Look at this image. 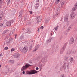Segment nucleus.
<instances>
[{
  "label": "nucleus",
  "instance_id": "nucleus-1",
  "mask_svg": "<svg viewBox=\"0 0 77 77\" xmlns=\"http://www.w3.org/2000/svg\"><path fill=\"white\" fill-rule=\"evenodd\" d=\"M47 62V58L45 57H44L42 60H41V62L39 64V66L40 68H42L43 67L46 63Z\"/></svg>",
  "mask_w": 77,
  "mask_h": 77
},
{
  "label": "nucleus",
  "instance_id": "nucleus-2",
  "mask_svg": "<svg viewBox=\"0 0 77 77\" xmlns=\"http://www.w3.org/2000/svg\"><path fill=\"white\" fill-rule=\"evenodd\" d=\"M76 14L75 13L74 11H72L71 12L70 14V18L71 20H74Z\"/></svg>",
  "mask_w": 77,
  "mask_h": 77
},
{
  "label": "nucleus",
  "instance_id": "nucleus-3",
  "mask_svg": "<svg viewBox=\"0 0 77 77\" xmlns=\"http://www.w3.org/2000/svg\"><path fill=\"white\" fill-rule=\"evenodd\" d=\"M14 21V20H10L6 22V26H11V24L13 23V22Z\"/></svg>",
  "mask_w": 77,
  "mask_h": 77
},
{
  "label": "nucleus",
  "instance_id": "nucleus-4",
  "mask_svg": "<svg viewBox=\"0 0 77 77\" xmlns=\"http://www.w3.org/2000/svg\"><path fill=\"white\" fill-rule=\"evenodd\" d=\"M38 72H39V71H37L36 70H32L27 72V74H34L36 73H37Z\"/></svg>",
  "mask_w": 77,
  "mask_h": 77
},
{
  "label": "nucleus",
  "instance_id": "nucleus-5",
  "mask_svg": "<svg viewBox=\"0 0 77 77\" xmlns=\"http://www.w3.org/2000/svg\"><path fill=\"white\" fill-rule=\"evenodd\" d=\"M56 14L55 16V17L59 16L60 14V10L59 8H57V9L55 11Z\"/></svg>",
  "mask_w": 77,
  "mask_h": 77
},
{
  "label": "nucleus",
  "instance_id": "nucleus-6",
  "mask_svg": "<svg viewBox=\"0 0 77 77\" xmlns=\"http://www.w3.org/2000/svg\"><path fill=\"white\" fill-rule=\"evenodd\" d=\"M28 50V48L27 47V45H25L22 49V51L24 53H26V52H27V51Z\"/></svg>",
  "mask_w": 77,
  "mask_h": 77
},
{
  "label": "nucleus",
  "instance_id": "nucleus-7",
  "mask_svg": "<svg viewBox=\"0 0 77 77\" xmlns=\"http://www.w3.org/2000/svg\"><path fill=\"white\" fill-rule=\"evenodd\" d=\"M68 17H69V15L66 14L65 16L64 17V21L66 23L68 20Z\"/></svg>",
  "mask_w": 77,
  "mask_h": 77
},
{
  "label": "nucleus",
  "instance_id": "nucleus-8",
  "mask_svg": "<svg viewBox=\"0 0 77 77\" xmlns=\"http://www.w3.org/2000/svg\"><path fill=\"white\" fill-rule=\"evenodd\" d=\"M66 45H65L63 46L62 47V49H61L60 51V54H62V53H63L64 50H65V48H66Z\"/></svg>",
  "mask_w": 77,
  "mask_h": 77
},
{
  "label": "nucleus",
  "instance_id": "nucleus-9",
  "mask_svg": "<svg viewBox=\"0 0 77 77\" xmlns=\"http://www.w3.org/2000/svg\"><path fill=\"white\" fill-rule=\"evenodd\" d=\"M77 9V3H76L72 8L73 11H75Z\"/></svg>",
  "mask_w": 77,
  "mask_h": 77
},
{
  "label": "nucleus",
  "instance_id": "nucleus-10",
  "mask_svg": "<svg viewBox=\"0 0 77 77\" xmlns=\"http://www.w3.org/2000/svg\"><path fill=\"white\" fill-rule=\"evenodd\" d=\"M51 39H52V38H51V37H50L49 38V39L46 41V44H48V43H50V42L51 41Z\"/></svg>",
  "mask_w": 77,
  "mask_h": 77
},
{
  "label": "nucleus",
  "instance_id": "nucleus-11",
  "mask_svg": "<svg viewBox=\"0 0 77 77\" xmlns=\"http://www.w3.org/2000/svg\"><path fill=\"white\" fill-rule=\"evenodd\" d=\"M30 66H32L31 65L29 64H27L24 66L22 68H28L29 67H30Z\"/></svg>",
  "mask_w": 77,
  "mask_h": 77
},
{
  "label": "nucleus",
  "instance_id": "nucleus-12",
  "mask_svg": "<svg viewBox=\"0 0 77 77\" xmlns=\"http://www.w3.org/2000/svg\"><path fill=\"white\" fill-rule=\"evenodd\" d=\"M14 57L15 58H18L20 57V54L18 53L15 54Z\"/></svg>",
  "mask_w": 77,
  "mask_h": 77
},
{
  "label": "nucleus",
  "instance_id": "nucleus-13",
  "mask_svg": "<svg viewBox=\"0 0 77 77\" xmlns=\"http://www.w3.org/2000/svg\"><path fill=\"white\" fill-rule=\"evenodd\" d=\"M38 48H39V47L38 46L36 45L34 49V51H37V50H38Z\"/></svg>",
  "mask_w": 77,
  "mask_h": 77
},
{
  "label": "nucleus",
  "instance_id": "nucleus-14",
  "mask_svg": "<svg viewBox=\"0 0 77 77\" xmlns=\"http://www.w3.org/2000/svg\"><path fill=\"white\" fill-rule=\"evenodd\" d=\"M74 42V40L73 37H72L70 38V42L71 44H73Z\"/></svg>",
  "mask_w": 77,
  "mask_h": 77
},
{
  "label": "nucleus",
  "instance_id": "nucleus-15",
  "mask_svg": "<svg viewBox=\"0 0 77 77\" xmlns=\"http://www.w3.org/2000/svg\"><path fill=\"white\" fill-rule=\"evenodd\" d=\"M72 25H71L68 29V31L69 32V30H70L72 29Z\"/></svg>",
  "mask_w": 77,
  "mask_h": 77
},
{
  "label": "nucleus",
  "instance_id": "nucleus-16",
  "mask_svg": "<svg viewBox=\"0 0 77 77\" xmlns=\"http://www.w3.org/2000/svg\"><path fill=\"white\" fill-rule=\"evenodd\" d=\"M36 19L37 22H40L41 21V20L40 19V18L39 17L36 18Z\"/></svg>",
  "mask_w": 77,
  "mask_h": 77
},
{
  "label": "nucleus",
  "instance_id": "nucleus-17",
  "mask_svg": "<svg viewBox=\"0 0 77 77\" xmlns=\"http://www.w3.org/2000/svg\"><path fill=\"white\" fill-rule=\"evenodd\" d=\"M70 62L71 63H72V62L74 61V59H73V57H71L69 59Z\"/></svg>",
  "mask_w": 77,
  "mask_h": 77
},
{
  "label": "nucleus",
  "instance_id": "nucleus-18",
  "mask_svg": "<svg viewBox=\"0 0 77 77\" xmlns=\"http://www.w3.org/2000/svg\"><path fill=\"white\" fill-rule=\"evenodd\" d=\"M8 30H5L4 31H3L2 33V35H5V33H7V32H8Z\"/></svg>",
  "mask_w": 77,
  "mask_h": 77
},
{
  "label": "nucleus",
  "instance_id": "nucleus-19",
  "mask_svg": "<svg viewBox=\"0 0 77 77\" xmlns=\"http://www.w3.org/2000/svg\"><path fill=\"white\" fill-rule=\"evenodd\" d=\"M64 60L65 61H68V58L66 56L64 57Z\"/></svg>",
  "mask_w": 77,
  "mask_h": 77
},
{
  "label": "nucleus",
  "instance_id": "nucleus-20",
  "mask_svg": "<svg viewBox=\"0 0 77 77\" xmlns=\"http://www.w3.org/2000/svg\"><path fill=\"white\" fill-rule=\"evenodd\" d=\"M10 43H11V42H10L9 41H7L6 42V45H9Z\"/></svg>",
  "mask_w": 77,
  "mask_h": 77
},
{
  "label": "nucleus",
  "instance_id": "nucleus-21",
  "mask_svg": "<svg viewBox=\"0 0 77 77\" xmlns=\"http://www.w3.org/2000/svg\"><path fill=\"white\" fill-rule=\"evenodd\" d=\"M22 13L20 12L19 14V17L20 18H21L22 17Z\"/></svg>",
  "mask_w": 77,
  "mask_h": 77
},
{
  "label": "nucleus",
  "instance_id": "nucleus-22",
  "mask_svg": "<svg viewBox=\"0 0 77 77\" xmlns=\"http://www.w3.org/2000/svg\"><path fill=\"white\" fill-rule=\"evenodd\" d=\"M60 0H56L55 2V4H56L57 5V4H58V3H59V2H60Z\"/></svg>",
  "mask_w": 77,
  "mask_h": 77
},
{
  "label": "nucleus",
  "instance_id": "nucleus-23",
  "mask_svg": "<svg viewBox=\"0 0 77 77\" xmlns=\"http://www.w3.org/2000/svg\"><path fill=\"white\" fill-rule=\"evenodd\" d=\"M58 27H59V26H56L54 28V29H55V30H57L58 29Z\"/></svg>",
  "mask_w": 77,
  "mask_h": 77
},
{
  "label": "nucleus",
  "instance_id": "nucleus-24",
  "mask_svg": "<svg viewBox=\"0 0 77 77\" xmlns=\"http://www.w3.org/2000/svg\"><path fill=\"white\" fill-rule=\"evenodd\" d=\"M50 19L49 18H47V19L45 21V23H47V22H48L49 21H50Z\"/></svg>",
  "mask_w": 77,
  "mask_h": 77
},
{
  "label": "nucleus",
  "instance_id": "nucleus-25",
  "mask_svg": "<svg viewBox=\"0 0 77 77\" xmlns=\"http://www.w3.org/2000/svg\"><path fill=\"white\" fill-rule=\"evenodd\" d=\"M20 39L21 40L23 39H24V37L23 35H21L20 38Z\"/></svg>",
  "mask_w": 77,
  "mask_h": 77
},
{
  "label": "nucleus",
  "instance_id": "nucleus-26",
  "mask_svg": "<svg viewBox=\"0 0 77 77\" xmlns=\"http://www.w3.org/2000/svg\"><path fill=\"white\" fill-rule=\"evenodd\" d=\"M26 68H22L21 69V71H24V70L26 69Z\"/></svg>",
  "mask_w": 77,
  "mask_h": 77
},
{
  "label": "nucleus",
  "instance_id": "nucleus-27",
  "mask_svg": "<svg viewBox=\"0 0 77 77\" xmlns=\"http://www.w3.org/2000/svg\"><path fill=\"white\" fill-rule=\"evenodd\" d=\"M65 2H63L61 4V6L62 7L63 6V5H65Z\"/></svg>",
  "mask_w": 77,
  "mask_h": 77
},
{
  "label": "nucleus",
  "instance_id": "nucleus-28",
  "mask_svg": "<svg viewBox=\"0 0 77 77\" xmlns=\"http://www.w3.org/2000/svg\"><path fill=\"white\" fill-rule=\"evenodd\" d=\"M71 52H72V51H68L67 54H71Z\"/></svg>",
  "mask_w": 77,
  "mask_h": 77
},
{
  "label": "nucleus",
  "instance_id": "nucleus-29",
  "mask_svg": "<svg viewBox=\"0 0 77 77\" xmlns=\"http://www.w3.org/2000/svg\"><path fill=\"white\" fill-rule=\"evenodd\" d=\"M14 60H11L9 61V62L11 63H14Z\"/></svg>",
  "mask_w": 77,
  "mask_h": 77
},
{
  "label": "nucleus",
  "instance_id": "nucleus-30",
  "mask_svg": "<svg viewBox=\"0 0 77 77\" xmlns=\"http://www.w3.org/2000/svg\"><path fill=\"white\" fill-rule=\"evenodd\" d=\"M12 38H9V41L10 42H12Z\"/></svg>",
  "mask_w": 77,
  "mask_h": 77
},
{
  "label": "nucleus",
  "instance_id": "nucleus-31",
  "mask_svg": "<svg viewBox=\"0 0 77 77\" xmlns=\"http://www.w3.org/2000/svg\"><path fill=\"white\" fill-rule=\"evenodd\" d=\"M2 17H3V16L0 14V20H1L2 19Z\"/></svg>",
  "mask_w": 77,
  "mask_h": 77
},
{
  "label": "nucleus",
  "instance_id": "nucleus-32",
  "mask_svg": "<svg viewBox=\"0 0 77 77\" xmlns=\"http://www.w3.org/2000/svg\"><path fill=\"white\" fill-rule=\"evenodd\" d=\"M8 49V47H5L4 48V50H6Z\"/></svg>",
  "mask_w": 77,
  "mask_h": 77
},
{
  "label": "nucleus",
  "instance_id": "nucleus-33",
  "mask_svg": "<svg viewBox=\"0 0 77 77\" xmlns=\"http://www.w3.org/2000/svg\"><path fill=\"white\" fill-rule=\"evenodd\" d=\"M39 7V6H37L36 5V6L35 7V9H38V7Z\"/></svg>",
  "mask_w": 77,
  "mask_h": 77
},
{
  "label": "nucleus",
  "instance_id": "nucleus-34",
  "mask_svg": "<svg viewBox=\"0 0 77 77\" xmlns=\"http://www.w3.org/2000/svg\"><path fill=\"white\" fill-rule=\"evenodd\" d=\"M69 62H68L67 63V67H69Z\"/></svg>",
  "mask_w": 77,
  "mask_h": 77
},
{
  "label": "nucleus",
  "instance_id": "nucleus-35",
  "mask_svg": "<svg viewBox=\"0 0 77 77\" xmlns=\"http://www.w3.org/2000/svg\"><path fill=\"white\" fill-rule=\"evenodd\" d=\"M69 22L67 21V25H69Z\"/></svg>",
  "mask_w": 77,
  "mask_h": 77
},
{
  "label": "nucleus",
  "instance_id": "nucleus-36",
  "mask_svg": "<svg viewBox=\"0 0 77 77\" xmlns=\"http://www.w3.org/2000/svg\"><path fill=\"white\" fill-rule=\"evenodd\" d=\"M11 51H14V50H15V49L14 48H12L11 49Z\"/></svg>",
  "mask_w": 77,
  "mask_h": 77
},
{
  "label": "nucleus",
  "instance_id": "nucleus-37",
  "mask_svg": "<svg viewBox=\"0 0 77 77\" xmlns=\"http://www.w3.org/2000/svg\"><path fill=\"white\" fill-rule=\"evenodd\" d=\"M3 3V1H2V0H0V4H2Z\"/></svg>",
  "mask_w": 77,
  "mask_h": 77
},
{
  "label": "nucleus",
  "instance_id": "nucleus-38",
  "mask_svg": "<svg viewBox=\"0 0 77 77\" xmlns=\"http://www.w3.org/2000/svg\"><path fill=\"white\" fill-rule=\"evenodd\" d=\"M0 26L1 27H2L3 26V23H0Z\"/></svg>",
  "mask_w": 77,
  "mask_h": 77
},
{
  "label": "nucleus",
  "instance_id": "nucleus-39",
  "mask_svg": "<svg viewBox=\"0 0 77 77\" xmlns=\"http://www.w3.org/2000/svg\"><path fill=\"white\" fill-rule=\"evenodd\" d=\"M65 64H66V63H64V65H63V67L64 68H66V66L65 65Z\"/></svg>",
  "mask_w": 77,
  "mask_h": 77
},
{
  "label": "nucleus",
  "instance_id": "nucleus-40",
  "mask_svg": "<svg viewBox=\"0 0 77 77\" xmlns=\"http://www.w3.org/2000/svg\"><path fill=\"white\" fill-rule=\"evenodd\" d=\"M40 28L42 30V29H44V26H41L40 27Z\"/></svg>",
  "mask_w": 77,
  "mask_h": 77
},
{
  "label": "nucleus",
  "instance_id": "nucleus-41",
  "mask_svg": "<svg viewBox=\"0 0 77 77\" xmlns=\"http://www.w3.org/2000/svg\"><path fill=\"white\" fill-rule=\"evenodd\" d=\"M29 12H30V14H33V12H32V11H29Z\"/></svg>",
  "mask_w": 77,
  "mask_h": 77
},
{
  "label": "nucleus",
  "instance_id": "nucleus-42",
  "mask_svg": "<svg viewBox=\"0 0 77 77\" xmlns=\"http://www.w3.org/2000/svg\"><path fill=\"white\" fill-rule=\"evenodd\" d=\"M35 5L36 6H39V3H36Z\"/></svg>",
  "mask_w": 77,
  "mask_h": 77
},
{
  "label": "nucleus",
  "instance_id": "nucleus-43",
  "mask_svg": "<svg viewBox=\"0 0 77 77\" xmlns=\"http://www.w3.org/2000/svg\"><path fill=\"white\" fill-rule=\"evenodd\" d=\"M27 32H28V33H30V31L29 30H27Z\"/></svg>",
  "mask_w": 77,
  "mask_h": 77
},
{
  "label": "nucleus",
  "instance_id": "nucleus-44",
  "mask_svg": "<svg viewBox=\"0 0 77 77\" xmlns=\"http://www.w3.org/2000/svg\"><path fill=\"white\" fill-rule=\"evenodd\" d=\"M61 77H65V76L64 75H61Z\"/></svg>",
  "mask_w": 77,
  "mask_h": 77
},
{
  "label": "nucleus",
  "instance_id": "nucleus-45",
  "mask_svg": "<svg viewBox=\"0 0 77 77\" xmlns=\"http://www.w3.org/2000/svg\"><path fill=\"white\" fill-rule=\"evenodd\" d=\"M36 70H38L39 69V68H36Z\"/></svg>",
  "mask_w": 77,
  "mask_h": 77
},
{
  "label": "nucleus",
  "instance_id": "nucleus-46",
  "mask_svg": "<svg viewBox=\"0 0 77 77\" xmlns=\"http://www.w3.org/2000/svg\"><path fill=\"white\" fill-rule=\"evenodd\" d=\"M22 73L23 74H25V72L23 71L22 72Z\"/></svg>",
  "mask_w": 77,
  "mask_h": 77
},
{
  "label": "nucleus",
  "instance_id": "nucleus-47",
  "mask_svg": "<svg viewBox=\"0 0 77 77\" xmlns=\"http://www.w3.org/2000/svg\"><path fill=\"white\" fill-rule=\"evenodd\" d=\"M9 3H9V2H8L7 4L8 5L9 4Z\"/></svg>",
  "mask_w": 77,
  "mask_h": 77
},
{
  "label": "nucleus",
  "instance_id": "nucleus-48",
  "mask_svg": "<svg viewBox=\"0 0 77 77\" xmlns=\"http://www.w3.org/2000/svg\"><path fill=\"white\" fill-rule=\"evenodd\" d=\"M2 54H0V57L1 56H2Z\"/></svg>",
  "mask_w": 77,
  "mask_h": 77
},
{
  "label": "nucleus",
  "instance_id": "nucleus-49",
  "mask_svg": "<svg viewBox=\"0 0 77 77\" xmlns=\"http://www.w3.org/2000/svg\"><path fill=\"white\" fill-rule=\"evenodd\" d=\"M7 1H8V2H10V0H7Z\"/></svg>",
  "mask_w": 77,
  "mask_h": 77
},
{
  "label": "nucleus",
  "instance_id": "nucleus-50",
  "mask_svg": "<svg viewBox=\"0 0 77 77\" xmlns=\"http://www.w3.org/2000/svg\"><path fill=\"white\" fill-rule=\"evenodd\" d=\"M37 2H39V0H38Z\"/></svg>",
  "mask_w": 77,
  "mask_h": 77
},
{
  "label": "nucleus",
  "instance_id": "nucleus-51",
  "mask_svg": "<svg viewBox=\"0 0 77 77\" xmlns=\"http://www.w3.org/2000/svg\"><path fill=\"white\" fill-rule=\"evenodd\" d=\"M39 29H38V31L39 32Z\"/></svg>",
  "mask_w": 77,
  "mask_h": 77
},
{
  "label": "nucleus",
  "instance_id": "nucleus-52",
  "mask_svg": "<svg viewBox=\"0 0 77 77\" xmlns=\"http://www.w3.org/2000/svg\"><path fill=\"white\" fill-rule=\"evenodd\" d=\"M15 37H16V36H17V34H15Z\"/></svg>",
  "mask_w": 77,
  "mask_h": 77
},
{
  "label": "nucleus",
  "instance_id": "nucleus-53",
  "mask_svg": "<svg viewBox=\"0 0 77 77\" xmlns=\"http://www.w3.org/2000/svg\"><path fill=\"white\" fill-rule=\"evenodd\" d=\"M24 28H23V30H24Z\"/></svg>",
  "mask_w": 77,
  "mask_h": 77
},
{
  "label": "nucleus",
  "instance_id": "nucleus-54",
  "mask_svg": "<svg viewBox=\"0 0 77 77\" xmlns=\"http://www.w3.org/2000/svg\"><path fill=\"white\" fill-rule=\"evenodd\" d=\"M1 66H2V65H0V67H1Z\"/></svg>",
  "mask_w": 77,
  "mask_h": 77
},
{
  "label": "nucleus",
  "instance_id": "nucleus-55",
  "mask_svg": "<svg viewBox=\"0 0 77 77\" xmlns=\"http://www.w3.org/2000/svg\"><path fill=\"white\" fill-rule=\"evenodd\" d=\"M51 35H52V33H51Z\"/></svg>",
  "mask_w": 77,
  "mask_h": 77
},
{
  "label": "nucleus",
  "instance_id": "nucleus-56",
  "mask_svg": "<svg viewBox=\"0 0 77 77\" xmlns=\"http://www.w3.org/2000/svg\"><path fill=\"white\" fill-rule=\"evenodd\" d=\"M29 63H31V62H29Z\"/></svg>",
  "mask_w": 77,
  "mask_h": 77
},
{
  "label": "nucleus",
  "instance_id": "nucleus-57",
  "mask_svg": "<svg viewBox=\"0 0 77 77\" xmlns=\"http://www.w3.org/2000/svg\"><path fill=\"white\" fill-rule=\"evenodd\" d=\"M37 68H38V67H37Z\"/></svg>",
  "mask_w": 77,
  "mask_h": 77
}]
</instances>
